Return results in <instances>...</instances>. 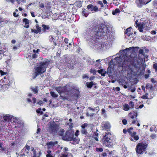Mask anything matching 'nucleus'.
<instances>
[{"label":"nucleus","mask_w":157,"mask_h":157,"mask_svg":"<svg viewBox=\"0 0 157 157\" xmlns=\"http://www.w3.org/2000/svg\"><path fill=\"white\" fill-rule=\"evenodd\" d=\"M109 32L108 27L105 25L101 24L100 25H98L94 30H91L88 32L87 34V38L89 41L94 39L96 37L95 36H105Z\"/></svg>","instance_id":"1"},{"label":"nucleus","mask_w":157,"mask_h":157,"mask_svg":"<svg viewBox=\"0 0 157 157\" xmlns=\"http://www.w3.org/2000/svg\"><path fill=\"white\" fill-rule=\"evenodd\" d=\"M56 90L63 99L67 100L74 99L76 100L78 96L79 91L77 89L73 88L70 92L66 90V87H59L56 89Z\"/></svg>","instance_id":"2"},{"label":"nucleus","mask_w":157,"mask_h":157,"mask_svg":"<svg viewBox=\"0 0 157 157\" xmlns=\"http://www.w3.org/2000/svg\"><path fill=\"white\" fill-rule=\"evenodd\" d=\"M128 58L125 55L123 54L121 55L119 57H116L114 60L116 61V64H117L119 67H123L124 66L125 64H127V62L128 61Z\"/></svg>","instance_id":"3"},{"label":"nucleus","mask_w":157,"mask_h":157,"mask_svg":"<svg viewBox=\"0 0 157 157\" xmlns=\"http://www.w3.org/2000/svg\"><path fill=\"white\" fill-rule=\"evenodd\" d=\"M110 136L111 134L109 133H106L102 140V142L103 144L109 147H111L112 145V143L110 139Z\"/></svg>","instance_id":"4"},{"label":"nucleus","mask_w":157,"mask_h":157,"mask_svg":"<svg viewBox=\"0 0 157 157\" xmlns=\"http://www.w3.org/2000/svg\"><path fill=\"white\" fill-rule=\"evenodd\" d=\"M135 26L138 28V30L140 32H142L144 30L148 29V24L147 23H138V21L136 20L135 23Z\"/></svg>","instance_id":"5"},{"label":"nucleus","mask_w":157,"mask_h":157,"mask_svg":"<svg viewBox=\"0 0 157 157\" xmlns=\"http://www.w3.org/2000/svg\"><path fill=\"white\" fill-rule=\"evenodd\" d=\"M147 145L143 143H139L136 146V152L139 154L142 153L145 151Z\"/></svg>","instance_id":"6"},{"label":"nucleus","mask_w":157,"mask_h":157,"mask_svg":"<svg viewBox=\"0 0 157 157\" xmlns=\"http://www.w3.org/2000/svg\"><path fill=\"white\" fill-rule=\"evenodd\" d=\"M96 47L100 49L105 50L109 49L111 47L110 44L107 42L105 44H99L98 45H95Z\"/></svg>","instance_id":"7"},{"label":"nucleus","mask_w":157,"mask_h":157,"mask_svg":"<svg viewBox=\"0 0 157 157\" xmlns=\"http://www.w3.org/2000/svg\"><path fill=\"white\" fill-rule=\"evenodd\" d=\"M58 128V125L55 124L53 122H52L49 124L48 129L51 132H56Z\"/></svg>","instance_id":"8"},{"label":"nucleus","mask_w":157,"mask_h":157,"mask_svg":"<svg viewBox=\"0 0 157 157\" xmlns=\"http://www.w3.org/2000/svg\"><path fill=\"white\" fill-rule=\"evenodd\" d=\"M132 28L130 27L127 29L125 33V37L127 39H130L133 36V33L131 32Z\"/></svg>","instance_id":"9"},{"label":"nucleus","mask_w":157,"mask_h":157,"mask_svg":"<svg viewBox=\"0 0 157 157\" xmlns=\"http://www.w3.org/2000/svg\"><path fill=\"white\" fill-rule=\"evenodd\" d=\"M48 65V63L47 61L41 62L40 63V74L45 72L46 68Z\"/></svg>","instance_id":"10"},{"label":"nucleus","mask_w":157,"mask_h":157,"mask_svg":"<svg viewBox=\"0 0 157 157\" xmlns=\"http://www.w3.org/2000/svg\"><path fill=\"white\" fill-rule=\"evenodd\" d=\"M62 139L66 141H71L72 140V137L69 131H67L65 134L62 136Z\"/></svg>","instance_id":"11"},{"label":"nucleus","mask_w":157,"mask_h":157,"mask_svg":"<svg viewBox=\"0 0 157 157\" xmlns=\"http://www.w3.org/2000/svg\"><path fill=\"white\" fill-rule=\"evenodd\" d=\"M138 48L137 47H131L129 48H126L124 50H121L120 51V53H122L123 52H124L125 54L126 53H127V51L128 52H135L136 51V49Z\"/></svg>","instance_id":"12"},{"label":"nucleus","mask_w":157,"mask_h":157,"mask_svg":"<svg viewBox=\"0 0 157 157\" xmlns=\"http://www.w3.org/2000/svg\"><path fill=\"white\" fill-rule=\"evenodd\" d=\"M39 74V65L37 64L34 68L32 77L33 78H35Z\"/></svg>","instance_id":"13"},{"label":"nucleus","mask_w":157,"mask_h":157,"mask_svg":"<svg viewBox=\"0 0 157 157\" xmlns=\"http://www.w3.org/2000/svg\"><path fill=\"white\" fill-rule=\"evenodd\" d=\"M101 126L103 129L107 130H109L111 127L110 124L107 121L103 122Z\"/></svg>","instance_id":"14"},{"label":"nucleus","mask_w":157,"mask_h":157,"mask_svg":"<svg viewBox=\"0 0 157 157\" xmlns=\"http://www.w3.org/2000/svg\"><path fill=\"white\" fill-rule=\"evenodd\" d=\"M87 9L92 12V13L98 11V8L96 6H94L92 4L89 5L87 6Z\"/></svg>","instance_id":"15"},{"label":"nucleus","mask_w":157,"mask_h":157,"mask_svg":"<svg viewBox=\"0 0 157 157\" xmlns=\"http://www.w3.org/2000/svg\"><path fill=\"white\" fill-rule=\"evenodd\" d=\"M58 144V142L55 141L54 142H50L47 143V146L48 148H52L53 146H55Z\"/></svg>","instance_id":"16"},{"label":"nucleus","mask_w":157,"mask_h":157,"mask_svg":"<svg viewBox=\"0 0 157 157\" xmlns=\"http://www.w3.org/2000/svg\"><path fill=\"white\" fill-rule=\"evenodd\" d=\"M30 149L29 146L26 145L25 147L22 150V152L23 153L22 155H25L26 154H27L29 153L28 151Z\"/></svg>","instance_id":"17"},{"label":"nucleus","mask_w":157,"mask_h":157,"mask_svg":"<svg viewBox=\"0 0 157 157\" xmlns=\"http://www.w3.org/2000/svg\"><path fill=\"white\" fill-rule=\"evenodd\" d=\"M0 150L2 152L6 153L7 154H8L10 153L3 145L1 143H0Z\"/></svg>","instance_id":"18"},{"label":"nucleus","mask_w":157,"mask_h":157,"mask_svg":"<svg viewBox=\"0 0 157 157\" xmlns=\"http://www.w3.org/2000/svg\"><path fill=\"white\" fill-rule=\"evenodd\" d=\"M50 27L48 25H42V31L44 33L47 32L49 29Z\"/></svg>","instance_id":"19"},{"label":"nucleus","mask_w":157,"mask_h":157,"mask_svg":"<svg viewBox=\"0 0 157 157\" xmlns=\"http://www.w3.org/2000/svg\"><path fill=\"white\" fill-rule=\"evenodd\" d=\"M12 116L11 115H6L3 116V119L5 121H11Z\"/></svg>","instance_id":"20"},{"label":"nucleus","mask_w":157,"mask_h":157,"mask_svg":"<svg viewBox=\"0 0 157 157\" xmlns=\"http://www.w3.org/2000/svg\"><path fill=\"white\" fill-rule=\"evenodd\" d=\"M20 119L19 118L17 117H13L12 116V117L11 120V122H12L18 123H19Z\"/></svg>","instance_id":"21"},{"label":"nucleus","mask_w":157,"mask_h":157,"mask_svg":"<svg viewBox=\"0 0 157 157\" xmlns=\"http://www.w3.org/2000/svg\"><path fill=\"white\" fill-rule=\"evenodd\" d=\"M46 157H54V155L51 152V151L48 150L47 151V153L46 154Z\"/></svg>","instance_id":"22"},{"label":"nucleus","mask_w":157,"mask_h":157,"mask_svg":"<svg viewBox=\"0 0 157 157\" xmlns=\"http://www.w3.org/2000/svg\"><path fill=\"white\" fill-rule=\"evenodd\" d=\"M136 132H134L130 136L132 137L135 140H137L139 139V137L138 135H136Z\"/></svg>","instance_id":"23"},{"label":"nucleus","mask_w":157,"mask_h":157,"mask_svg":"<svg viewBox=\"0 0 157 157\" xmlns=\"http://www.w3.org/2000/svg\"><path fill=\"white\" fill-rule=\"evenodd\" d=\"M123 109L125 111H128L130 109L129 105L127 104L124 105L122 107Z\"/></svg>","instance_id":"24"},{"label":"nucleus","mask_w":157,"mask_h":157,"mask_svg":"<svg viewBox=\"0 0 157 157\" xmlns=\"http://www.w3.org/2000/svg\"><path fill=\"white\" fill-rule=\"evenodd\" d=\"M33 104L32 107L33 108H36V107L39 106V102H38L37 103L35 104L36 100V99L35 98H33Z\"/></svg>","instance_id":"25"},{"label":"nucleus","mask_w":157,"mask_h":157,"mask_svg":"<svg viewBox=\"0 0 157 157\" xmlns=\"http://www.w3.org/2000/svg\"><path fill=\"white\" fill-rule=\"evenodd\" d=\"M82 128H85L86 129H88V128H90V130H92L91 128V126L88 125L86 123H84L81 126Z\"/></svg>","instance_id":"26"},{"label":"nucleus","mask_w":157,"mask_h":157,"mask_svg":"<svg viewBox=\"0 0 157 157\" xmlns=\"http://www.w3.org/2000/svg\"><path fill=\"white\" fill-rule=\"evenodd\" d=\"M38 86H35L31 88V89H32V90L35 94H36L38 93Z\"/></svg>","instance_id":"27"},{"label":"nucleus","mask_w":157,"mask_h":157,"mask_svg":"<svg viewBox=\"0 0 157 157\" xmlns=\"http://www.w3.org/2000/svg\"><path fill=\"white\" fill-rule=\"evenodd\" d=\"M98 72L99 73L101 74L102 76H105V74L106 73V71L103 69L98 70Z\"/></svg>","instance_id":"28"},{"label":"nucleus","mask_w":157,"mask_h":157,"mask_svg":"<svg viewBox=\"0 0 157 157\" xmlns=\"http://www.w3.org/2000/svg\"><path fill=\"white\" fill-rule=\"evenodd\" d=\"M64 130L63 129H60L59 130V131L58 132V134L59 135L61 136V137L62 138V136H63L64 132Z\"/></svg>","instance_id":"29"},{"label":"nucleus","mask_w":157,"mask_h":157,"mask_svg":"<svg viewBox=\"0 0 157 157\" xmlns=\"http://www.w3.org/2000/svg\"><path fill=\"white\" fill-rule=\"evenodd\" d=\"M94 84H95L93 82H87L86 83L87 87L89 88H91Z\"/></svg>","instance_id":"30"},{"label":"nucleus","mask_w":157,"mask_h":157,"mask_svg":"<svg viewBox=\"0 0 157 157\" xmlns=\"http://www.w3.org/2000/svg\"><path fill=\"white\" fill-rule=\"evenodd\" d=\"M36 29H32V31L33 32H34L35 33H37L39 32V26L37 25L36 27Z\"/></svg>","instance_id":"31"},{"label":"nucleus","mask_w":157,"mask_h":157,"mask_svg":"<svg viewBox=\"0 0 157 157\" xmlns=\"http://www.w3.org/2000/svg\"><path fill=\"white\" fill-rule=\"evenodd\" d=\"M58 157H73V156L71 154L69 153L67 154H64L59 156Z\"/></svg>","instance_id":"32"},{"label":"nucleus","mask_w":157,"mask_h":157,"mask_svg":"<svg viewBox=\"0 0 157 157\" xmlns=\"http://www.w3.org/2000/svg\"><path fill=\"white\" fill-rule=\"evenodd\" d=\"M92 133L94 135V139L96 141H98V137H97V136H98V133L94 132H92Z\"/></svg>","instance_id":"33"},{"label":"nucleus","mask_w":157,"mask_h":157,"mask_svg":"<svg viewBox=\"0 0 157 157\" xmlns=\"http://www.w3.org/2000/svg\"><path fill=\"white\" fill-rule=\"evenodd\" d=\"M120 12L119 9H117L113 11L112 12V14L113 15L116 14L117 13Z\"/></svg>","instance_id":"34"},{"label":"nucleus","mask_w":157,"mask_h":157,"mask_svg":"<svg viewBox=\"0 0 157 157\" xmlns=\"http://www.w3.org/2000/svg\"><path fill=\"white\" fill-rule=\"evenodd\" d=\"M51 95L54 98H56L58 97V95L54 92H51L50 93Z\"/></svg>","instance_id":"35"},{"label":"nucleus","mask_w":157,"mask_h":157,"mask_svg":"<svg viewBox=\"0 0 157 157\" xmlns=\"http://www.w3.org/2000/svg\"><path fill=\"white\" fill-rule=\"evenodd\" d=\"M87 129L85 128H82V129L81 130V132L82 133L84 134H86L87 132Z\"/></svg>","instance_id":"36"},{"label":"nucleus","mask_w":157,"mask_h":157,"mask_svg":"<svg viewBox=\"0 0 157 157\" xmlns=\"http://www.w3.org/2000/svg\"><path fill=\"white\" fill-rule=\"evenodd\" d=\"M79 139L76 138H72V140L71 141H73L75 142V143H77L78 144V143L79 142Z\"/></svg>","instance_id":"37"},{"label":"nucleus","mask_w":157,"mask_h":157,"mask_svg":"<svg viewBox=\"0 0 157 157\" xmlns=\"http://www.w3.org/2000/svg\"><path fill=\"white\" fill-rule=\"evenodd\" d=\"M129 106L130 107V109L133 108H134V104L133 102L132 101H130L129 103Z\"/></svg>","instance_id":"38"},{"label":"nucleus","mask_w":157,"mask_h":157,"mask_svg":"<svg viewBox=\"0 0 157 157\" xmlns=\"http://www.w3.org/2000/svg\"><path fill=\"white\" fill-rule=\"evenodd\" d=\"M31 151L33 152V157H39V156L36 157V151L34 150V148H33L32 147L31 148Z\"/></svg>","instance_id":"39"},{"label":"nucleus","mask_w":157,"mask_h":157,"mask_svg":"<svg viewBox=\"0 0 157 157\" xmlns=\"http://www.w3.org/2000/svg\"><path fill=\"white\" fill-rule=\"evenodd\" d=\"M23 22L25 23V25L27 24H29V21L26 18H24L23 19Z\"/></svg>","instance_id":"40"},{"label":"nucleus","mask_w":157,"mask_h":157,"mask_svg":"<svg viewBox=\"0 0 157 157\" xmlns=\"http://www.w3.org/2000/svg\"><path fill=\"white\" fill-rule=\"evenodd\" d=\"M133 129V128H130L127 130V132L129 133L130 135L133 133V132L131 131V130H132Z\"/></svg>","instance_id":"41"},{"label":"nucleus","mask_w":157,"mask_h":157,"mask_svg":"<svg viewBox=\"0 0 157 157\" xmlns=\"http://www.w3.org/2000/svg\"><path fill=\"white\" fill-rule=\"evenodd\" d=\"M139 53L140 54H140H141L143 56H144V51L143 49H140L139 51Z\"/></svg>","instance_id":"42"},{"label":"nucleus","mask_w":157,"mask_h":157,"mask_svg":"<svg viewBox=\"0 0 157 157\" xmlns=\"http://www.w3.org/2000/svg\"><path fill=\"white\" fill-rule=\"evenodd\" d=\"M66 124L68 125L70 128H71L73 127V124L70 122L67 123Z\"/></svg>","instance_id":"43"},{"label":"nucleus","mask_w":157,"mask_h":157,"mask_svg":"<svg viewBox=\"0 0 157 157\" xmlns=\"http://www.w3.org/2000/svg\"><path fill=\"white\" fill-rule=\"evenodd\" d=\"M153 67L155 69L156 72H157V63H155L153 65Z\"/></svg>","instance_id":"44"},{"label":"nucleus","mask_w":157,"mask_h":157,"mask_svg":"<svg viewBox=\"0 0 157 157\" xmlns=\"http://www.w3.org/2000/svg\"><path fill=\"white\" fill-rule=\"evenodd\" d=\"M148 94H146L145 95H143L142 97L141 98L143 99H148L147 96Z\"/></svg>","instance_id":"45"},{"label":"nucleus","mask_w":157,"mask_h":157,"mask_svg":"<svg viewBox=\"0 0 157 157\" xmlns=\"http://www.w3.org/2000/svg\"><path fill=\"white\" fill-rule=\"evenodd\" d=\"M111 63L110 62L109 64V67L108 68V73L110 72L111 69L112 68V67H111V66H110Z\"/></svg>","instance_id":"46"},{"label":"nucleus","mask_w":157,"mask_h":157,"mask_svg":"<svg viewBox=\"0 0 157 157\" xmlns=\"http://www.w3.org/2000/svg\"><path fill=\"white\" fill-rule=\"evenodd\" d=\"M0 73L2 76L5 75L6 74V72H4L2 70L0 71Z\"/></svg>","instance_id":"47"},{"label":"nucleus","mask_w":157,"mask_h":157,"mask_svg":"<svg viewBox=\"0 0 157 157\" xmlns=\"http://www.w3.org/2000/svg\"><path fill=\"white\" fill-rule=\"evenodd\" d=\"M128 89L129 90H130L132 92H134L136 90V89L135 88V87H133L131 89L130 88L128 87Z\"/></svg>","instance_id":"48"},{"label":"nucleus","mask_w":157,"mask_h":157,"mask_svg":"<svg viewBox=\"0 0 157 157\" xmlns=\"http://www.w3.org/2000/svg\"><path fill=\"white\" fill-rule=\"evenodd\" d=\"M98 3L101 6V7H103V4L101 1H98Z\"/></svg>","instance_id":"49"},{"label":"nucleus","mask_w":157,"mask_h":157,"mask_svg":"<svg viewBox=\"0 0 157 157\" xmlns=\"http://www.w3.org/2000/svg\"><path fill=\"white\" fill-rule=\"evenodd\" d=\"M96 150L97 151H99L100 152H102L103 151V149L102 148H97Z\"/></svg>","instance_id":"50"},{"label":"nucleus","mask_w":157,"mask_h":157,"mask_svg":"<svg viewBox=\"0 0 157 157\" xmlns=\"http://www.w3.org/2000/svg\"><path fill=\"white\" fill-rule=\"evenodd\" d=\"M122 122L125 125L127 124V121L125 119L122 120Z\"/></svg>","instance_id":"51"},{"label":"nucleus","mask_w":157,"mask_h":157,"mask_svg":"<svg viewBox=\"0 0 157 157\" xmlns=\"http://www.w3.org/2000/svg\"><path fill=\"white\" fill-rule=\"evenodd\" d=\"M5 24L9 23L10 22V21L9 20H3V21Z\"/></svg>","instance_id":"52"},{"label":"nucleus","mask_w":157,"mask_h":157,"mask_svg":"<svg viewBox=\"0 0 157 157\" xmlns=\"http://www.w3.org/2000/svg\"><path fill=\"white\" fill-rule=\"evenodd\" d=\"M102 113L104 115H105L106 114L105 113V109H102L101 110Z\"/></svg>","instance_id":"53"},{"label":"nucleus","mask_w":157,"mask_h":157,"mask_svg":"<svg viewBox=\"0 0 157 157\" xmlns=\"http://www.w3.org/2000/svg\"><path fill=\"white\" fill-rule=\"evenodd\" d=\"M90 72L94 74L95 73L96 71L94 69H91L90 70Z\"/></svg>","instance_id":"54"},{"label":"nucleus","mask_w":157,"mask_h":157,"mask_svg":"<svg viewBox=\"0 0 157 157\" xmlns=\"http://www.w3.org/2000/svg\"><path fill=\"white\" fill-rule=\"evenodd\" d=\"M99 108L98 106L95 108V109H94V111L98 112L99 110Z\"/></svg>","instance_id":"55"},{"label":"nucleus","mask_w":157,"mask_h":157,"mask_svg":"<svg viewBox=\"0 0 157 157\" xmlns=\"http://www.w3.org/2000/svg\"><path fill=\"white\" fill-rule=\"evenodd\" d=\"M82 78H88V77L87 75L85 74L83 75L82 76Z\"/></svg>","instance_id":"56"},{"label":"nucleus","mask_w":157,"mask_h":157,"mask_svg":"<svg viewBox=\"0 0 157 157\" xmlns=\"http://www.w3.org/2000/svg\"><path fill=\"white\" fill-rule=\"evenodd\" d=\"M61 150H62L63 151L64 150H65V151H67V150H68V148L67 147H64V148L63 147H61Z\"/></svg>","instance_id":"57"},{"label":"nucleus","mask_w":157,"mask_h":157,"mask_svg":"<svg viewBox=\"0 0 157 157\" xmlns=\"http://www.w3.org/2000/svg\"><path fill=\"white\" fill-rule=\"evenodd\" d=\"M115 90H116L117 91H119L120 90V88L118 87H116L115 88Z\"/></svg>","instance_id":"58"},{"label":"nucleus","mask_w":157,"mask_h":157,"mask_svg":"<svg viewBox=\"0 0 157 157\" xmlns=\"http://www.w3.org/2000/svg\"><path fill=\"white\" fill-rule=\"evenodd\" d=\"M79 132V130H77L76 131V132L75 133V135L76 136H77L78 135V132Z\"/></svg>","instance_id":"59"},{"label":"nucleus","mask_w":157,"mask_h":157,"mask_svg":"<svg viewBox=\"0 0 157 157\" xmlns=\"http://www.w3.org/2000/svg\"><path fill=\"white\" fill-rule=\"evenodd\" d=\"M151 137L153 139H154L156 137V135L155 134H152L151 136Z\"/></svg>","instance_id":"60"},{"label":"nucleus","mask_w":157,"mask_h":157,"mask_svg":"<svg viewBox=\"0 0 157 157\" xmlns=\"http://www.w3.org/2000/svg\"><path fill=\"white\" fill-rule=\"evenodd\" d=\"M68 39L67 38H65L64 39V41L66 44H67L68 43Z\"/></svg>","instance_id":"61"},{"label":"nucleus","mask_w":157,"mask_h":157,"mask_svg":"<svg viewBox=\"0 0 157 157\" xmlns=\"http://www.w3.org/2000/svg\"><path fill=\"white\" fill-rule=\"evenodd\" d=\"M13 15L15 17H17L18 16V14L15 12L13 13Z\"/></svg>","instance_id":"62"},{"label":"nucleus","mask_w":157,"mask_h":157,"mask_svg":"<svg viewBox=\"0 0 157 157\" xmlns=\"http://www.w3.org/2000/svg\"><path fill=\"white\" fill-rule=\"evenodd\" d=\"M151 33L152 34H155L156 32L155 31L153 30L151 32Z\"/></svg>","instance_id":"63"},{"label":"nucleus","mask_w":157,"mask_h":157,"mask_svg":"<svg viewBox=\"0 0 157 157\" xmlns=\"http://www.w3.org/2000/svg\"><path fill=\"white\" fill-rule=\"evenodd\" d=\"M36 56H37L36 54H34L32 55V57L33 58H36Z\"/></svg>","instance_id":"64"}]
</instances>
